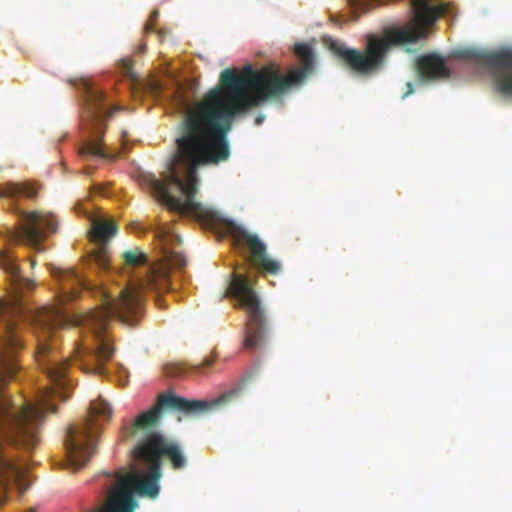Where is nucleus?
Here are the masks:
<instances>
[{
    "mask_svg": "<svg viewBox=\"0 0 512 512\" xmlns=\"http://www.w3.org/2000/svg\"><path fill=\"white\" fill-rule=\"evenodd\" d=\"M215 355L206 356L199 364L189 365L186 363H169L164 366V373L168 377H185L188 375H202L203 369L212 366Z\"/></svg>",
    "mask_w": 512,
    "mask_h": 512,
    "instance_id": "16",
    "label": "nucleus"
},
{
    "mask_svg": "<svg viewBox=\"0 0 512 512\" xmlns=\"http://www.w3.org/2000/svg\"><path fill=\"white\" fill-rule=\"evenodd\" d=\"M412 26L395 28L385 37L369 35L363 51L346 47L343 43L332 42L331 50L345 64L359 74H370L379 70L392 44L415 43L425 39L430 29L442 17L453 16L455 7L451 2L437 0H409Z\"/></svg>",
    "mask_w": 512,
    "mask_h": 512,
    "instance_id": "5",
    "label": "nucleus"
},
{
    "mask_svg": "<svg viewBox=\"0 0 512 512\" xmlns=\"http://www.w3.org/2000/svg\"><path fill=\"white\" fill-rule=\"evenodd\" d=\"M417 69L422 78L437 79L449 76L444 58L437 54H427L417 59Z\"/></svg>",
    "mask_w": 512,
    "mask_h": 512,
    "instance_id": "14",
    "label": "nucleus"
},
{
    "mask_svg": "<svg viewBox=\"0 0 512 512\" xmlns=\"http://www.w3.org/2000/svg\"><path fill=\"white\" fill-rule=\"evenodd\" d=\"M37 195V189L33 185L27 183L7 182L0 185V198L8 197L17 199L19 196H25L33 199Z\"/></svg>",
    "mask_w": 512,
    "mask_h": 512,
    "instance_id": "17",
    "label": "nucleus"
},
{
    "mask_svg": "<svg viewBox=\"0 0 512 512\" xmlns=\"http://www.w3.org/2000/svg\"><path fill=\"white\" fill-rule=\"evenodd\" d=\"M145 49H146V45H145V44H142V45H140V47H139V50H138V51H139V53H144Z\"/></svg>",
    "mask_w": 512,
    "mask_h": 512,
    "instance_id": "25",
    "label": "nucleus"
},
{
    "mask_svg": "<svg viewBox=\"0 0 512 512\" xmlns=\"http://www.w3.org/2000/svg\"><path fill=\"white\" fill-rule=\"evenodd\" d=\"M133 60L130 57L123 58L119 61V68L122 70L123 75L131 80L138 79L134 69H133Z\"/></svg>",
    "mask_w": 512,
    "mask_h": 512,
    "instance_id": "20",
    "label": "nucleus"
},
{
    "mask_svg": "<svg viewBox=\"0 0 512 512\" xmlns=\"http://www.w3.org/2000/svg\"><path fill=\"white\" fill-rule=\"evenodd\" d=\"M294 53L301 68L287 75L272 66L255 70L245 66L240 72L227 68L220 74L219 85L209 90L190 110L177 138V153L168 165L163 180L154 174H142L140 184L149 189L169 210L193 217L203 223L214 221L215 215L195 200L198 191L197 168L217 164L229 157L227 133L236 115L268 101L281 100L292 88L300 86L314 70L313 48L296 44Z\"/></svg>",
    "mask_w": 512,
    "mask_h": 512,
    "instance_id": "2",
    "label": "nucleus"
},
{
    "mask_svg": "<svg viewBox=\"0 0 512 512\" xmlns=\"http://www.w3.org/2000/svg\"><path fill=\"white\" fill-rule=\"evenodd\" d=\"M36 264L35 260H31V266L34 267Z\"/></svg>",
    "mask_w": 512,
    "mask_h": 512,
    "instance_id": "26",
    "label": "nucleus"
},
{
    "mask_svg": "<svg viewBox=\"0 0 512 512\" xmlns=\"http://www.w3.org/2000/svg\"><path fill=\"white\" fill-rule=\"evenodd\" d=\"M384 1L385 0H347L352 13L354 14V19H357L359 14L380 5Z\"/></svg>",
    "mask_w": 512,
    "mask_h": 512,
    "instance_id": "18",
    "label": "nucleus"
},
{
    "mask_svg": "<svg viewBox=\"0 0 512 512\" xmlns=\"http://www.w3.org/2000/svg\"><path fill=\"white\" fill-rule=\"evenodd\" d=\"M263 121H264V116L263 115H259L255 119V124L256 125H260V124H262Z\"/></svg>",
    "mask_w": 512,
    "mask_h": 512,
    "instance_id": "24",
    "label": "nucleus"
},
{
    "mask_svg": "<svg viewBox=\"0 0 512 512\" xmlns=\"http://www.w3.org/2000/svg\"><path fill=\"white\" fill-rule=\"evenodd\" d=\"M225 295L236 298L240 305L246 309L244 348L251 351L262 348L267 340L268 321L250 279L245 275L233 273Z\"/></svg>",
    "mask_w": 512,
    "mask_h": 512,
    "instance_id": "8",
    "label": "nucleus"
},
{
    "mask_svg": "<svg viewBox=\"0 0 512 512\" xmlns=\"http://www.w3.org/2000/svg\"><path fill=\"white\" fill-rule=\"evenodd\" d=\"M69 323L63 307H0V506L10 487L20 494L28 488L7 446L35 449L44 414L56 411L51 399L69 397L68 360L48 344Z\"/></svg>",
    "mask_w": 512,
    "mask_h": 512,
    "instance_id": "1",
    "label": "nucleus"
},
{
    "mask_svg": "<svg viewBox=\"0 0 512 512\" xmlns=\"http://www.w3.org/2000/svg\"><path fill=\"white\" fill-rule=\"evenodd\" d=\"M226 230L237 243H245L251 253V262L258 271L268 274H278L281 265L277 260L266 254V245L257 235L248 233L244 228L233 222L226 223Z\"/></svg>",
    "mask_w": 512,
    "mask_h": 512,
    "instance_id": "11",
    "label": "nucleus"
},
{
    "mask_svg": "<svg viewBox=\"0 0 512 512\" xmlns=\"http://www.w3.org/2000/svg\"><path fill=\"white\" fill-rule=\"evenodd\" d=\"M123 259L127 265L136 267L145 263L146 255L136 248L135 250L124 252Z\"/></svg>",
    "mask_w": 512,
    "mask_h": 512,
    "instance_id": "19",
    "label": "nucleus"
},
{
    "mask_svg": "<svg viewBox=\"0 0 512 512\" xmlns=\"http://www.w3.org/2000/svg\"><path fill=\"white\" fill-rule=\"evenodd\" d=\"M155 302H156V305L159 307V308H163V300L161 299V297L159 295H157L155 297Z\"/></svg>",
    "mask_w": 512,
    "mask_h": 512,
    "instance_id": "23",
    "label": "nucleus"
},
{
    "mask_svg": "<svg viewBox=\"0 0 512 512\" xmlns=\"http://www.w3.org/2000/svg\"><path fill=\"white\" fill-rule=\"evenodd\" d=\"M0 267L10 276L11 283L18 289H32L34 284L32 280L21 275L16 258L10 250H0Z\"/></svg>",
    "mask_w": 512,
    "mask_h": 512,
    "instance_id": "15",
    "label": "nucleus"
},
{
    "mask_svg": "<svg viewBox=\"0 0 512 512\" xmlns=\"http://www.w3.org/2000/svg\"><path fill=\"white\" fill-rule=\"evenodd\" d=\"M474 58L488 68L495 89L502 95L512 96V50L474 53Z\"/></svg>",
    "mask_w": 512,
    "mask_h": 512,
    "instance_id": "10",
    "label": "nucleus"
},
{
    "mask_svg": "<svg viewBox=\"0 0 512 512\" xmlns=\"http://www.w3.org/2000/svg\"><path fill=\"white\" fill-rule=\"evenodd\" d=\"M406 86H407V91L404 93L403 97H407L408 95L413 93V84L411 82H408L406 84Z\"/></svg>",
    "mask_w": 512,
    "mask_h": 512,
    "instance_id": "22",
    "label": "nucleus"
},
{
    "mask_svg": "<svg viewBox=\"0 0 512 512\" xmlns=\"http://www.w3.org/2000/svg\"><path fill=\"white\" fill-rule=\"evenodd\" d=\"M154 238L159 242L162 247L163 257L167 265L173 268H183L186 265L185 256L178 251L170 249L169 245L172 242H179L177 235L173 234L169 228L163 225H159L153 230Z\"/></svg>",
    "mask_w": 512,
    "mask_h": 512,
    "instance_id": "13",
    "label": "nucleus"
},
{
    "mask_svg": "<svg viewBox=\"0 0 512 512\" xmlns=\"http://www.w3.org/2000/svg\"><path fill=\"white\" fill-rule=\"evenodd\" d=\"M112 409L102 398L92 401L88 416L79 424L68 427L65 437L67 462L70 468H82L95 452V441L98 435L96 420H110Z\"/></svg>",
    "mask_w": 512,
    "mask_h": 512,
    "instance_id": "7",
    "label": "nucleus"
},
{
    "mask_svg": "<svg viewBox=\"0 0 512 512\" xmlns=\"http://www.w3.org/2000/svg\"><path fill=\"white\" fill-rule=\"evenodd\" d=\"M82 98V120L89 130L91 139L86 142L80 153L83 156H96L108 158L102 147V135L106 121L120 110L118 106H109L105 100L103 91L93 85L87 79H79L73 83Z\"/></svg>",
    "mask_w": 512,
    "mask_h": 512,
    "instance_id": "6",
    "label": "nucleus"
},
{
    "mask_svg": "<svg viewBox=\"0 0 512 512\" xmlns=\"http://www.w3.org/2000/svg\"><path fill=\"white\" fill-rule=\"evenodd\" d=\"M158 11H153L151 14H150V17H149V20L147 21V23L145 24V32H152L153 29H154V24L158 18Z\"/></svg>",
    "mask_w": 512,
    "mask_h": 512,
    "instance_id": "21",
    "label": "nucleus"
},
{
    "mask_svg": "<svg viewBox=\"0 0 512 512\" xmlns=\"http://www.w3.org/2000/svg\"><path fill=\"white\" fill-rule=\"evenodd\" d=\"M50 272L59 285V302L77 298L82 290L92 292L100 298V307L90 310L79 320L91 332L93 347L79 344L74 350V359L84 372L106 374L105 363L113 354L114 347L106 332L108 323L117 318L122 324L135 327L144 316L142 291L161 292L169 289V274L165 268H151L141 280L139 287H124L117 293L104 286H95L72 269L51 266Z\"/></svg>",
    "mask_w": 512,
    "mask_h": 512,
    "instance_id": "4",
    "label": "nucleus"
},
{
    "mask_svg": "<svg viewBox=\"0 0 512 512\" xmlns=\"http://www.w3.org/2000/svg\"><path fill=\"white\" fill-rule=\"evenodd\" d=\"M117 233V227L113 222L96 221L91 231V239L98 245L97 250L93 253L94 264L103 271H107L110 267V260L106 242L109 241Z\"/></svg>",
    "mask_w": 512,
    "mask_h": 512,
    "instance_id": "12",
    "label": "nucleus"
},
{
    "mask_svg": "<svg viewBox=\"0 0 512 512\" xmlns=\"http://www.w3.org/2000/svg\"><path fill=\"white\" fill-rule=\"evenodd\" d=\"M251 379L252 374L243 376L234 387L211 401L188 400L171 392L160 394L151 409L139 414L132 423H124L123 437H138L132 456L135 462L143 467H133L131 470L121 468L114 473L115 485L99 512H134L137 506L133 498L134 493L150 498L157 497L160 490L162 458H168L175 470L185 467L186 459L180 447L155 431L163 408L189 415L207 412L238 398Z\"/></svg>",
    "mask_w": 512,
    "mask_h": 512,
    "instance_id": "3",
    "label": "nucleus"
},
{
    "mask_svg": "<svg viewBox=\"0 0 512 512\" xmlns=\"http://www.w3.org/2000/svg\"><path fill=\"white\" fill-rule=\"evenodd\" d=\"M57 221L51 214L42 212L18 211V225L13 230H8L5 241L14 244H26L38 252L44 251L42 242L47 235L56 231Z\"/></svg>",
    "mask_w": 512,
    "mask_h": 512,
    "instance_id": "9",
    "label": "nucleus"
}]
</instances>
